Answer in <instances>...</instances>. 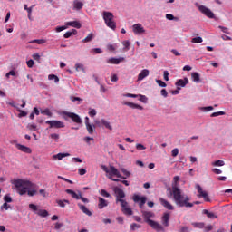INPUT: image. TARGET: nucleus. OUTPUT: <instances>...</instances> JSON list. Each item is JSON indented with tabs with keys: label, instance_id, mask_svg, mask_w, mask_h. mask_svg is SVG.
<instances>
[{
	"label": "nucleus",
	"instance_id": "nucleus-37",
	"mask_svg": "<svg viewBox=\"0 0 232 232\" xmlns=\"http://www.w3.org/2000/svg\"><path fill=\"white\" fill-rule=\"evenodd\" d=\"M49 81H54L55 83L59 82V77L55 74H49Z\"/></svg>",
	"mask_w": 232,
	"mask_h": 232
},
{
	"label": "nucleus",
	"instance_id": "nucleus-4",
	"mask_svg": "<svg viewBox=\"0 0 232 232\" xmlns=\"http://www.w3.org/2000/svg\"><path fill=\"white\" fill-rule=\"evenodd\" d=\"M102 15H103V20L105 21V24H107V26L111 30H115V28H117V24L113 20L114 18L113 14L111 12L104 11L102 13Z\"/></svg>",
	"mask_w": 232,
	"mask_h": 232
},
{
	"label": "nucleus",
	"instance_id": "nucleus-63",
	"mask_svg": "<svg viewBox=\"0 0 232 232\" xmlns=\"http://www.w3.org/2000/svg\"><path fill=\"white\" fill-rule=\"evenodd\" d=\"M160 93L163 97H168V91H166V89H162L160 91Z\"/></svg>",
	"mask_w": 232,
	"mask_h": 232
},
{
	"label": "nucleus",
	"instance_id": "nucleus-45",
	"mask_svg": "<svg viewBox=\"0 0 232 232\" xmlns=\"http://www.w3.org/2000/svg\"><path fill=\"white\" fill-rule=\"evenodd\" d=\"M42 115H47L48 117H52V111H50V109H45L44 111H41Z\"/></svg>",
	"mask_w": 232,
	"mask_h": 232
},
{
	"label": "nucleus",
	"instance_id": "nucleus-19",
	"mask_svg": "<svg viewBox=\"0 0 232 232\" xmlns=\"http://www.w3.org/2000/svg\"><path fill=\"white\" fill-rule=\"evenodd\" d=\"M68 195H71L72 198H75L76 200H81V192L77 194L75 191L72 189H66L65 190Z\"/></svg>",
	"mask_w": 232,
	"mask_h": 232
},
{
	"label": "nucleus",
	"instance_id": "nucleus-6",
	"mask_svg": "<svg viewBox=\"0 0 232 232\" xmlns=\"http://www.w3.org/2000/svg\"><path fill=\"white\" fill-rule=\"evenodd\" d=\"M101 168L103 171H105V173H109L111 177V175H114L115 177H118V179H126V177H122L121 175L119 169H117L114 166H111L110 169H108L105 165H102Z\"/></svg>",
	"mask_w": 232,
	"mask_h": 232
},
{
	"label": "nucleus",
	"instance_id": "nucleus-27",
	"mask_svg": "<svg viewBox=\"0 0 232 232\" xmlns=\"http://www.w3.org/2000/svg\"><path fill=\"white\" fill-rule=\"evenodd\" d=\"M66 26H72V28H81V23L78 21L67 22Z\"/></svg>",
	"mask_w": 232,
	"mask_h": 232
},
{
	"label": "nucleus",
	"instance_id": "nucleus-8",
	"mask_svg": "<svg viewBox=\"0 0 232 232\" xmlns=\"http://www.w3.org/2000/svg\"><path fill=\"white\" fill-rule=\"evenodd\" d=\"M196 189L198 193V197L199 198H204L205 202H209V196L208 195V192L204 191L199 184H196Z\"/></svg>",
	"mask_w": 232,
	"mask_h": 232
},
{
	"label": "nucleus",
	"instance_id": "nucleus-5",
	"mask_svg": "<svg viewBox=\"0 0 232 232\" xmlns=\"http://www.w3.org/2000/svg\"><path fill=\"white\" fill-rule=\"evenodd\" d=\"M61 115L64 121H68V119H72L73 122L76 124H82V119H81V116L79 114H76L74 112H68V111H62Z\"/></svg>",
	"mask_w": 232,
	"mask_h": 232
},
{
	"label": "nucleus",
	"instance_id": "nucleus-34",
	"mask_svg": "<svg viewBox=\"0 0 232 232\" xmlns=\"http://www.w3.org/2000/svg\"><path fill=\"white\" fill-rule=\"evenodd\" d=\"M17 75V71L15 70H11L7 73H5L6 79H10V76L15 77Z\"/></svg>",
	"mask_w": 232,
	"mask_h": 232
},
{
	"label": "nucleus",
	"instance_id": "nucleus-50",
	"mask_svg": "<svg viewBox=\"0 0 232 232\" xmlns=\"http://www.w3.org/2000/svg\"><path fill=\"white\" fill-rule=\"evenodd\" d=\"M136 150L139 151H142V150H146V147L140 143L136 144Z\"/></svg>",
	"mask_w": 232,
	"mask_h": 232
},
{
	"label": "nucleus",
	"instance_id": "nucleus-58",
	"mask_svg": "<svg viewBox=\"0 0 232 232\" xmlns=\"http://www.w3.org/2000/svg\"><path fill=\"white\" fill-rule=\"evenodd\" d=\"M34 64H35V63L34 62V60H29V61H27V66H28V68H34Z\"/></svg>",
	"mask_w": 232,
	"mask_h": 232
},
{
	"label": "nucleus",
	"instance_id": "nucleus-7",
	"mask_svg": "<svg viewBox=\"0 0 232 232\" xmlns=\"http://www.w3.org/2000/svg\"><path fill=\"white\" fill-rule=\"evenodd\" d=\"M114 193L116 195V202H120L122 204V202H126V200L122 199L126 197V193H124V190L119 187L114 188Z\"/></svg>",
	"mask_w": 232,
	"mask_h": 232
},
{
	"label": "nucleus",
	"instance_id": "nucleus-49",
	"mask_svg": "<svg viewBox=\"0 0 232 232\" xmlns=\"http://www.w3.org/2000/svg\"><path fill=\"white\" fill-rule=\"evenodd\" d=\"M194 227H198L199 229L204 228V223H192Z\"/></svg>",
	"mask_w": 232,
	"mask_h": 232
},
{
	"label": "nucleus",
	"instance_id": "nucleus-32",
	"mask_svg": "<svg viewBox=\"0 0 232 232\" xmlns=\"http://www.w3.org/2000/svg\"><path fill=\"white\" fill-rule=\"evenodd\" d=\"M191 77L194 82H200V74L198 72H192Z\"/></svg>",
	"mask_w": 232,
	"mask_h": 232
},
{
	"label": "nucleus",
	"instance_id": "nucleus-9",
	"mask_svg": "<svg viewBox=\"0 0 232 232\" xmlns=\"http://www.w3.org/2000/svg\"><path fill=\"white\" fill-rule=\"evenodd\" d=\"M199 12L208 17V19H215V14H213L209 8L206 7V5H200L198 7Z\"/></svg>",
	"mask_w": 232,
	"mask_h": 232
},
{
	"label": "nucleus",
	"instance_id": "nucleus-40",
	"mask_svg": "<svg viewBox=\"0 0 232 232\" xmlns=\"http://www.w3.org/2000/svg\"><path fill=\"white\" fill-rule=\"evenodd\" d=\"M140 227H142V226H140L137 223L130 224V230L131 231H135V229H140Z\"/></svg>",
	"mask_w": 232,
	"mask_h": 232
},
{
	"label": "nucleus",
	"instance_id": "nucleus-16",
	"mask_svg": "<svg viewBox=\"0 0 232 232\" xmlns=\"http://www.w3.org/2000/svg\"><path fill=\"white\" fill-rule=\"evenodd\" d=\"M150 75V70L143 69L138 75V81H144Z\"/></svg>",
	"mask_w": 232,
	"mask_h": 232
},
{
	"label": "nucleus",
	"instance_id": "nucleus-36",
	"mask_svg": "<svg viewBox=\"0 0 232 232\" xmlns=\"http://www.w3.org/2000/svg\"><path fill=\"white\" fill-rule=\"evenodd\" d=\"M58 206H60V208H66V205L65 204H70V201L67 200V199H64V200H57L56 201ZM65 202V204H64Z\"/></svg>",
	"mask_w": 232,
	"mask_h": 232
},
{
	"label": "nucleus",
	"instance_id": "nucleus-33",
	"mask_svg": "<svg viewBox=\"0 0 232 232\" xmlns=\"http://www.w3.org/2000/svg\"><path fill=\"white\" fill-rule=\"evenodd\" d=\"M211 164H212V166H216V167L226 166V162L221 160H216V161L212 162Z\"/></svg>",
	"mask_w": 232,
	"mask_h": 232
},
{
	"label": "nucleus",
	"instance_id": "nucleus-56",
	"mask_svg": "<svg viewBox=\"0 0 232 232\" xmlns=\"http://www.w3.org/2000/svg\"><path fill=\"white\" fill-rule=\"evenodd\" d=\"M89 115L90 117H95V115H97V111H95V109H91Z\"/></svg>",
	"mask_w": 232,
	"mask_h": 232
},
{
	"label": "nucleus",
	"instance_id": "nucleus-21",
	"mask_svg": "<svg viewBox=\"0 0 232 232\" xmlns=\"http://www.w3.org/2000/svg\"><path fill=\"white\" fill-rule=\"evenodd\" d=\"M64 157H70V153H58L53 156V160H63V159H64Z\"/></svg>",
	"mask_w": 232,
	"mask_h": 232
},
{
	"label": "nucleus",
	"instance_id": "nucleus-46",
	"mask_svg": "<svg viewBox=\"0 0 232 232\" xmlns=\"http://www.w3.org/2000/svg\"><path fill=\"white\" fill-rule=\"evenodd\" d=\"M17 111H19L18 117H26V115H28V113L21 109H17Z\"/></svg>",
	"mask_w": 232,
	"mask_h": 232
},
{
	"label": "nucleus",
	"instance_id": "nucleus-28",
	"mask_svg": "<svg viewBox=\"0 0 232 232\" xmlns=\"http://www.w3.org/2000/svg\"><path fill=\"white\" fill-rule=\"evenodd\" d=\"M202 213H203V215H207L208 218H212V219L218 218V217H217V215H215V213L209 212V210H208V209H204L202 211Z\"/></svg>",
	"mask_w": 232,
	"mask_h": 232
},
{
	"label": "nucleus",
	"instance_id": "nucleus-15",
	"mask_svg": "<svg viewBox=\"0 0 232 232\" xmlns=\"http://www.w3.org/2000/svg\"><path fill=\"white\" fill-rule=\"evenodd\" d=\"M160 202L161 206H163V208H165L169 211H173V209H175V208L173 207V205H171V203H169V201H168L162 198H160Z\"/></svg>",
	"mask_w": 232,
	"mask_h": 232
},
{
	"label": "nucleus",
	"instance_id": "nucleus-38",
	"mask_svg": "<svg viewBox=\"0 0 232 232\" xmlns=\"http://www.w3.org/2000/svg\"><path fill=\"white\" fill-rule=\"evenodd\" d=\"M27 130H29L30 131H37V125H35L34 123H29L27 125Z\"/></svg>",
	"mask_w": 232,
	"mask_h": 232
},
{
	"label": "nucleus",
	"instance_id": "nucleus-61",
	"mask_svg": "<svg viewBox=\"0 0 232 232\" xmlns=\"http://www.w3.org/2000/svg\"><path fill=\"white\" fill-rule=\"evenodd\" d=\"M29 208L33 210V211H37V207L35 204H29Z\"/></svg>",
	"mask_w": 232,
	"mask_h": 232
},
{
	"label": "nucleus",
	"instance_id": "nucleus-42",
	"mask_svg": "<svg viewBox=\"0 0 232 232\" xmlns=\"http://www.w3.org/2000/svg\"><path fill=\"white\" fill-rule=\"evenodd\" d=\"M100 193L102 197H105V198H110V197H111V195H110V193L106 191V189H102Z\"/></svg>",
	"mask_w": 232,
	"mask_h": 232
},
{
	"label": "nucleus",
	"instance_id": "nucleus-47",
	"mask_svg": "<svg viewBox=\"0 0 232 232\" xmlns=\"http://www.w3.org/2000/svg\"><path fill=\"white\" fill-rule=\"evenodd\" d=\"M220 115H226V112L225 111H218V112H213L210 117H218Z\"/></svg>",
	"mask_w": 232,
	"mask_h": 232
},
{
	"label": "nucleus",
	"instance_id": "nucleus-17",
	"mask_svg": "<svg viewBox=\"0 0 232 232\" xmlns=\"http://www.w3.org/2000/svg\"><path fill=\"white\" fill-rule=\"evenodd\" d=\"M15 146L17 150H20V151H23L24 153H32V149H30L29 147H26L19 143H17Z\"/></svg>",
	"mask_w": 232,
	"mask_h": 232
},
{
	"label": "nucleus",
	"instance_id": "nucleus-12",
	"mask_svg": "<svg viewBox=\"0 0 232 232\" xmlns=\"http://www.w3.org/2000/svg\"><path fill=\"white\" fill-rule=\"evenodd\" d=\"M45 124H49L50 128H64V122L61 121H56V120H53V121H46Z\"/></svg>",
	"mask_w": 232,
	"mask_h": 232
},
{
	"label": "nucleus",
	"instance_id": "nucleus-23",
	"mask_svg": "<svg viewBox=\"0 0 232 232\" xmlns=\"http://www.w3.org/2000/svg\"><path fill=\"white\" fill-rule=\"evenodd\" d=\"M82 6H84V4L81 0H74L73 1L74 10H82Z\"/></svg>",
	"mask_w": 232,
	"mask_h": 232
},
{
	"label": "nucleus",
	"instance_id": "nucleus-55",
	"mask_svg": "<svg viewBox=\"0 0 232 232\" xmlns=\"http://www.w3.org/2000/svg\"><path fill=\"white\" fill-rule=\"evenodd\" d=\"M163 77L165 81H169V72L168 71H164Z\"/></svg>",
	"mask_w": 232,
	"mask_h": 232
},
{
	"label": "nucleus",
	"instance_id": "nucleus-54",
	"mask_svg": "<svg viewBox=\"0 0 232 232\" xmlns=\"http://www.w3.org/2000/svg\"><path fill=\"white\" fill-rule=\"evenodd\" d=\"M66 28H68V26L63 25V26H57L55 30L56 32H63V30H66Z\"/></svg>",
	"mask_w": 232,
	"mask_h": 232
},
{
	"label": "nucleus",
	"instance_id": "nucleus-57",
	"mask_svg": "<svg viewBox=\"0 0 232 232\" xmlns=\"http://www.w3.org/2000/svg\"><path fill=\"white\" fill-rule=\"evenodd\" d=\"M10 208V205H8V203H4L2 206H1V209H5V211H8V209Z\"/></svg>",
	"mask_w": 232,
	"mask_h": 232
},
{
	"label": "nucleus",
	"instance_id": "nucleus-26",
	"mask_svg": "<svg viewBox=\"0 0 232 232\" xmlns=\"http://www.w3.org/2000/svg\"><path fill=\"white\" fill-rule=\"evenodd\" d=\"M101 123H102V126H104L105 128H107V130H110L111 131L113 130V127L111 126V124H110V121L104 119H102Z\"/></svg>",
	"mask_w": 232,
	"mask_h": 232
},
{
	"label": "nucleus",
	"instance_id": "nucleus-11",
	"mask_svg": "<svg viewBox=\"0 0 232 232\" xmlns=\"http://www.w3.org/2000/svg\"><path fill=\"white\" fill-rule=\"evenodd\" d=\"M148 200V198L146 196H139V195H134L133 196V201L139 203V208L142 209L144 208V204H146V201Z\"/></svg>",
	"mask_w": 232,
	"mask_h": 232
},
{
	"label": "nucleus",
	"instance_id": "nucleus-59",
	"mask_svg": "<svg viewBox=\"0 0 232 232\" xmlns=\"http://www.w3.org/2000/svg\"><path fill=\"white\" fill-rule=\"evenodd\" d=\"M121 172L123 173V175H125V177H130L131 175V173L126 170V169H121Z\"/></svg>",
	"mask_w": 232,
	"mask_h": 232
},
{
	"label": "nucleus",
	"instance_id": "nucleus-10",
	"mask_svg": "<svg viewBox=\"0 0 232 232\" xmlns=\"http://www.w3.org/2000/svg\"><path fill=\"white\" fill-rule=\"evenodd\" d=\"M121 206L122 208L121 211L123 215H126L127 217H131V215H133V210L131 208H130V206H128L126 201H121Z\"/></svg>",
	"mask_w": 232,
	"mask_h": 232
},
{
	"label": "nucleus",
	"instance_id": "nucleus-25",
	"mask_svg": "<svg viewBox=\"0 0 232 232\" xmlns=\"http://www.w3.org/2000/svg\"><path fill=\"white\" fill-rule=\"evenodd\" d=\"M78 207L80 208L81 211H82V213H84L88 217H92V211H90V209H88V208H86V206H84L82 204H78Z\"/></svg>",
	"mask_w": 232,
	"mask_h": 232
},
{
	"label": "nucleus",
	"instance_id": "nucleus-44",
	"mask_svg": "<svg viewBox=\"0 0 232 232\" xmlns=\"http://www.w3.org/2000/svg\"><path fill=\"white\" fill-rule=\"evenodd\" d=\"M31 43H34L36 44H44L46 43V40H44V39H36V40L31 41Z\"/></svg>",
	"mask_w": 232,
	"mask_h": 232
},
{
	"label": "nucleus",
	"instance_id": "nucleus-52",
	"mask_svg": "<svg viewBox=\"0 0 232 232\" xmlns=\"http://www.w3.org/2000/svg\"><path fill=\"white\" fill-rule=\"evenodd\" d=\"M73 35V33L72 31H68L63 34L64 39H70L71 36Z\"/></svg>",
	"mask_w": 232,
	"mask_h": 232
},
{
	"label": "nucleus",
	"instance_id": "nucleus-2",
	"mask_svg": "<svg viewBox=\"0 0 232 232\" xmlns=\"http://www.w3.org/2000/svg\"><path fill=\"white\" fill-rule=\"evenodd\" d=\"M170 195L173 196V200L179 208H193V206L200 204V201H196L194 203L189 202V197L182 194V190L177 187L172 186Z\"/></svg>",
	"mask_w": 232,
	"mask_h": 232
},
{
	"label": "nucleus",
	"instance_id": "nucleus-30",
	"mask_svg": "<svg viewBox=\"0 0 232 232\" xmlns=\"http://www.w3.org/2000/svg\"><path fill=\"white\" fill-rule=\"evenodd\" d=\"M36 214L39 216V217H42V218H46L48 217L50 214L47 212V210H44V209H39Z\"/></svg>",
	"mask_w": 232,
	"mask_h": 232
},
{
	"label": "nucleus",
	"instance_id": "nucleus-43",
	"mask_svg": "<svg viewBox=\"0 0 232 232\" xmlns=\"http://www.w3.org/2000/svg\"><path fill=\"white\" fill-rule=\"evenodd\" d=\"M166 19H168L169 21H179V18L175 17L171 14H166Z\"/></svg>",
	"mask_w": 232,
	"mask_h": 232
},
{
	"label": "nucleus",
	"instance_id": "nucleus-24",
	"mask_svg": "<svg viewBox=\"0 0 232 232\" xmlns=\"http://www.w3.org/2000/svg\"><path fill=\"white\" fill-rule=\"evenodd\" d=\"M186 84H189V80L188 78H185L184 80L179 79L176 82V86H181V88H184Z\"/></svg>",
	"mask_w": 232,
	"mask_h": 232
},
{
	"label": "nucleus",
	"instance_id": "nucleus-41",
	"mask_svg": "<svg viewBox=\"0 0 232 232\" xmlns=\"http://www.w3.org/2000/svg\"><path fill=\"white\" fill-rule=\"evenodd\" d=\"M203 41L204 40L202 39V37L198 36V37L192 38L191 43L198 44L202 43Z\"/></svg>",
	"mask_w": 232,
	"mask_h": 232
},
{
	"label": "nucleus",
	"instance_id": "nucleus-51",
	"mask_svg": "<svg viewBox=\"0 0 232 232\" xmlns=\"http://www.w3.org/2000/svg\"><path fill=\"white\" fill-rule=\"evenodd\" d=\"M139 97V101H140L141 102H148V97H146L145 95L140 94Z\"/></svg>",
	"mask_w": 232,
	"mask_h": 232
},
{
	"label": "nucleus",
	"instance_id": "nucleus-14",
	"mask_svg": "<svg viewBox=\"0 0 232 232\" xmlns=\"http://www.w3.org/2000/svg\"><path fill=\"white\" fill-rule=\"evenodd\" d=\"M132 32L136 34L139 35L140 34H144V32H146V30L144 29V27L142 26V24H135L134 25H132Z\"/></svg>",
	"mask_w": 232,
	"mask_h": 232
},
{
	"label": "nucleus",
	"instance_id": "nucleus-35",
	"mask_svg": "<svg viewBox=\"0 0 232 232\" xmlns=\"http://www.w3.org/2000/svg\"><path fill=\"white\" fill-rule=\"evenodd\" d=\"M130 44H131V43H130V41L122 42V45L124 46V48H123L124 52H129Z\"/></svg>",
	"mask_w": 232,
	"mask_h": 232
},
{
	"label": "nucleus",
	"instance_id": "nucleus-20",
	"mask_svg": "<svg viewBox=\"0 0 232 232\" xmlns=\"http://www.w3.org/2000/svg\"><path fill=\"white\" fill-rule=\"evenodd\" d=\"M124 61L123 57L120 58H110L107 60L108 64H119L120 63H122Z\"/></svg>",
	"mask_w": 232,
	"mask_h": 232
},
{
	"label": "nucleus",
	"instance_id": "nucleus-53",
	"mask_svg": "<svg viewBox=\"0 0 232 232\" xmlns=\"http://www.w3.org/2000/svg\"><path fill=\"white\" fill-rule=\"evenodd\" d=\"M4 200L5 201V203H10V202H12V197H10V195H5V197H4Z\"/></svg>",
	"mask_w": 232,
	"mask_h": 232
},
{
	"label": "nucleus",
	"instance_id": "nucleus-62",
	"mask_svg": "<svg viewBox=\"0 0 232 232\" xmlns=\"http://www.w3.org/2000/svg\"><path fill=\"white\" fill-rule=\"evenodd\" d=\"M78 173L79 175H86V170L85 169H79Z\"/></svg>",
	"mask_w": 232,
	"mask_h": 232
},
{
	"label": "nucleus",
	"instance_id": "nucleus-18",
	"mask_svg": "<svg viewBox=\"0 0 232 232\" xmlns=\"http://www.w3.org/2000/svg\"><path fill=\"white\" fill-rule=\"evenodd\" d=\"M99 203H98V208L99 209H104V208H107L108 206V201L102 197L98 198Z\"/></svg>",
	"mask_w": 232,
	"mask_h": 232
},
{
	"label": "nucleus",
	"instance_id": "nucleus-13",
	"mask_svg": "<svg viewBox=\"0 0 232 232\" xmlns=\"http://www.w3.org/2000/svg\"><path fill=\"white\" fill-rule=\"evenodd\" d=\"M169 218H171V214L169 212L163 213V216L161 217V224L164 227H169Z\"/></svg>",
	"mask_w": 232,
	"mask_h": 232
},
{
	"label": "nucleus",
	"instance_id": "nucleus-48",
	"mask_svg": "<svg viewBox=\"0 0 232 232\" xmlns=\"http://www.w3.org/2000/svg\"><path fill=\"white\" fill-rule=\"evenodd\" d=\"M157 84H159L161 88H166L167 84L162 80H156Z\"/></svg>",
	"mask_w": 232,
	"mask_h": 232
},
{
	"label": "nucleus",
	"instance_id": "nucleus-1",
	"mask_svg": "<svg viewBox=\"0 0 232 232\" xmlns=\"http://www.w3.org/2000/svg\"><path fill=\"white\" fill-rule=\"evenodd\" d=\"M13 184L16 188L19 195L22 196L26 195L27 193L28 197H34V195H37V190L39 189L37 184L33 183L28 179H14Z\"/></svg>",
	"mask_w": 232,
	"mask_h": 232
},
{
	"label": "nucleus",
	"instance_id": "nucleus-22",
	"mask_svg": "<svg viewBox=\"0 0 232 232\" xmlns=\"http://www.w3.org/2000/svg\"><path fill=\"white\" fill-rule=\"evenodd\" d=\"M126 106H129L130 108H132L133 110H144V108L137 103H133L131 102H125Z\"/></svg>",
	"mask_w": 232,
	"mask_h": 232
},
{
	"label": "nucleus",
	"instance_id": "nucleus-64",
	"mask_svg": "<svg viewBox=\"0 0 232 232\" xmlns=\"http://www.w3.org/2000/svg\"><path fill=\"white\" fill-rule=\"evenodd\" d=\"M50 137L55 140H59V134L56 133L51 134Z\"/></svg>",
	"mask_w": 232,
	"mask_h": 232
},
{
	"label": "nucleus",
	"instance_id": "nucleus-60",
	"mask_svg": "<svg viewBox=\"0 0 232 232\" xmlns=\"http://www.w3.org/2000/svg\"><path fill=\"white\" fill-rule=\"evenodd\" d=\"M171 155L172 157H177V155H179V149L172 150Z\"/></svg>",
	"mask_w": 232,
	"mask_h": 232
},
{
	"label": "nucleus",
	"instance_id": "nucleus-3",
	"mask_svg": "<svg viewBox=\"0 0 232 232\" xmlns=\"http://www.w3.org/2000/svg\"><path fill=\"white\" fill-rule=\"evenodd\" d=\"M141 215L144 218V222H146V224L152 227V229H155V231H164V227H162V225H160L157 221L150 219L155 217V214L153 212L142 210Z\"/></svg>",
	"mask_w": 232,
	"mask_h": 232
},
{
	"label": "nucleus",
	"instance_id": "nucleus-31",
	"mask_svg": "<svg viewBox=\"0 0 232 232\" xmlns=\"http://www.w3.org/2000/svg\"><path fill=\"white\" fill-rule=\"evenodd\" d=\"M93 37H95V35L93 34V33H90L87 37H85L83 40H82V43H90Z\"/></svg>",
	"mask_w": 232,
	"mask_h": 232
},
{
	"label": "nucleus",
	"instance_id": "nucleus-39",
	"mask_svg": "<svg viewBox=\"0 0 232 232\" xmlns=\"http://www.w3.org/2000/svg\"><path fill=\"white\" fill-rule=\"evenodd\" d=\"M75 70L76 72H84V65L82 63H76Z\"/></svg>",
	"mask_w": 232,
	"mask_h": 232
},
{
	"label": "nucleus",
	"instance_id": "nucleus-29",
	"mask_svg": "<svg viewBox=\"0 0 232 232\" xmlns=\"http://www.w3.org/2000/svg\"><path fill=\"white\" fill-rule=\"evenodd\" d=\"M85 126L89 135H93L95 131V125L89 123L88 125H85Z\"/></svg>",
	"mask_w": 232,
	"mask_h": 232
}]
</instances>
